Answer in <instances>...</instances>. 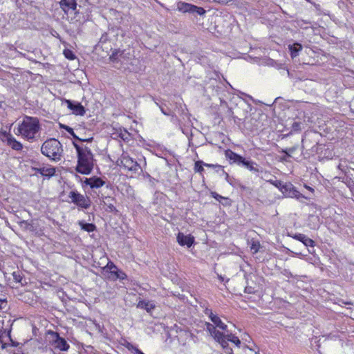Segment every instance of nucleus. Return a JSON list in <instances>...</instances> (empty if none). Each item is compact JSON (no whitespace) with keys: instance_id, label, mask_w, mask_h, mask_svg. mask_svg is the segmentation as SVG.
<instances>
[{"instance_id":"22","label":"nucleus","mask_w":354,"mask_h":354,"mask_svg":"<svg viewBox=\"0 0 354 354\" xmlns=\"http://www.w3.org/2000/svg\"><path fill=\"white\" fill-rule=\"evenodd\" d=\"M12 277L15 282L19 283L21 285L26 283V279L24 278L21 272L17 271L12 273Z\"/></svg>"},{"instance_id":"8","label":"nucleus","mask_w":354,"mask_h":354,"mask_svg":"<svg viewBox=\"0 0 354 354\" xmlns=\"http://www.w3.org/2000/svg\"><path fill=\"white\" fill-rule=\"evenodd\" d=\"M68 197L71 199V201L73 203L82 208L87 209L91 205L90 199L76 191H71L68 194Z\"/></svg>"},{"instance_id":"45","label":"nucleus","mask_w":354,"mask_h":354,"mask_svg":"<svg viewBox=\"0 0 354 354\" xmlns=\"http://www.w3.org/2000/svg\"><path fill=\"white\" fill-rule=\"evenodd\" d=\"M92 140H93V138H90L85 139V140H82V141L91 142Z\"/></svg>"},{"instance_id":"43","label":"nucleus","mask_w":354,"mask_h":354,"mask_svg":"<svg viewBox=\"0 0 354 354\" xmlns=\"http://www.w3.org/2000/svg\"><path fill=\"white\" fill-rule=\"evenodd\" d=\"M225 352L227 353V354H234L233 353V350L232 348H227V350L225 351Z\"/></svg>"},{"instance_id":"49","label":"nucleus","mask_w":354,"mask_h":354,"mask_svg":"<svg viewBox=\"0 0 354 354\" xmlns=\"http://www.w3.org/2000/svg\"><path fill=\"white\" fill-rule=\"evenodd\" d=\"M306 188L308 189L309 190H310L311 192H313V189L310 187H308L306 185Z\"/></svg>"},{"instance_id":"36","label":"nucleus","mask_w":354,"mask_h":354,"mask_svg":"<svg viewBox=\"0 0 354 354\" xmlns=\"http://www.w3.org/2000/svg\"><path fill=\"white\" fill-rule=\"evenodd\" d=\"M301 122H294L292 125V127L293 130H295V131H299V130H301Z\"/></svg>"},{"instance_id":"17","label":"nucleus","mask_w":354,"mask_h":354,"mask_svg":"<svg viewBox=\"0 0 354 354\" xmlns=\"http://www.w3.org/2000/svg\"><path fill=\"white\" fill-rule=\"evenodd\" d=\"M32 333L35 337L31 339L32 343L35 344V346L38 349L43 348L44 343L42 342V339L39 336L40 333H39V330L35 326L32 327Z\"/></svg>"},{"instance_id":"3","label":"nucleus","mask_w":354,"mask_h":354,"mask_svg":"<svg viewBox=\"0 0 354 354\" xmlns=\"http://www.w3.org/2000/svg\"><path fill=\"white\" fill-rule=\"evenodd\" d=\"M269 182L278 187L283 195L287 197L296 198L298 200L309 198L308 196H305L297 191L290 183L283 182L277 178L275 180L270 179Z\"/></svg>"},{"instance_id":"2","label":"nucleus","mask_w":354,"mask_h":354,"mask_svg":"<svg viewBox=\"0 0 354 354\" xmlns=\"http://www.w3.org/2000/svg\"><path fill=\"white\" fill-rule=\"evenodd\" d=\"M46 342H48L52 353L54 350L66 351L70 347L64 338L61 337L57 332H54L50 329L46 330Z\"/></svg>"},{"instance_id":"27","label":"nucleus","mask_w":354,"mask_h":354,"mask_svg":"<svg viewBox=\"0 0 354 354\" xmlns=\"http://www.w3.org/2000/svg\"><path fill=\"white\" fill-rule=\"evenodd\" d=\"M3 287L1 285H0V309L3 308L4 306L3 305H6L7 304V299L6 296L3 293Z\"/></svg>"},{"instance_id":"12","label":"nucleus","mask_w":354,"mask_h":354,"mask_svg":"<svg viewBox=\"0 0 354 354\" xmlns=\"http://www.w3.org/2000/svg\"><path fill=\"white\" fill-rule=\"evenodd\" d=\"M59 4L60 8L66 15H75L78 12L75 0H61Z\"/></svg>"},{"instance_id":"29","label":"nucleus","mask_w":354,"mask_h":354,"mask_svg":"<svg viewBox=\"0 0 354 354\" xmlns=\"http://www.w3.org/2000/svg\"><path fill=\"white\" fill-rule=\"evenodd\" d=\"M260 248L261 244L259 241H253L250 246V250L253 254H256L259 251Z\"/></svg>"},{"instance_id":"1","label":"nucleus","mask_w":354,"mask_h":354,"mask_svg":"<svg viewBox=\"0 0 354 354\" xmlns=\"http://www.w3.org/2000/svg\"><path fill=\"white\" fill-rule=\"evenodd\" d=\"M39 129V121L35 118L25 117L23 121L19 124L16 135H20L27 140H32L38 136Z\"/></svg>"},{"instance_id":"32","label":"nucleus","mask_w":354,"mask_h":354,"mask_svg":"<svg viewBox=\"0 0 354 354\" xmlns=\"http://www.w3.org/2000/svg\"><path fill=\"white\" fill-rule=\"evenodd\" d=\"M55 174V167H46V177H50Z\"/></svg>"},{"instance_id":"39","label":"nucleus","mask_w":354,"mask_h":354,"mask_svg":"<svg viewBox=\"0 0 354 354\" xmlns=\"http://www.w3.org/2000/svg\"><path fill=\"white\" fill-rule=\"evenodd\" d=\"M209 319L213 322L216 317H217V315L213 313V312L211 313V314L208 316Z\"/></svg>"},{"instance_id":"10","label":"nucleus","mask_w":354,"mask_h":354,"mask_svg":"<svg viewBox=\"0 0 354 354\" xmlns=\"http://www.w3.org/2000/svg\"><path fill=\"white\" fill-rule=\"evenodd\" d=\"M104 270H109L113 280H124L127 278V275L122 270H119L112 261H109Z\"/></svg>"},{"instance_id":"14","label":"nucleus","mask_w":354,"mask_h":354,"mask_svg":"<svg viewBox=\"0 0 354 354\" xmlns=\"http://www.w3.org/2000/svg\"><path fill=\"white\" fill-rule=\"evenodd\" d=\"M3 141L6 142L12 149L19 151L22 149V145L16 140V139L10 134L5 133L3 134Z\"/></svg>"},{"instance_id":"16","label":"nucleus","mask_w":354,"mask_h":354,"mask_svg":"<svg viewBox=\"0 0 354 354\" xmlns=\"http://www.w3.org/2000/svg\"><path fill=\"white\" fill-rule=\"evenodd\" d=\"M93 162H82L78 159L76 170L81 174L88 175L93 168Z\"/></svg>"},{"instance_id":"11","label":"nucleus","mask_w":354,"mask_h":354,"mask_svg":"<svg viewBox=\"0 0 354 354\" xmlns=\"http://www.w3.org/2000/svg\"><path fill=\"white\" fill-rule=\"evenodd\" d=\"M121 165L129 171H138L141 170L140 166L126 154H122L120 158Z\"/></svg>"},{"instance_id":"33","label":"nucleus","mask_w":354,"mask_h":354,"mask_svg":"<svg viewBox=\"0 0 354 354\" xmlns=\"http://www.w3.org/2000/svg\"><path fill=\"white\" fill-rule=\"evenodd\" d=\"M228 341L227 340V339H223L221 340V342H218V343L222 346V348L223 349H225V351L227 350V348H230V347L229 346V344H228Z\"/></svg>"},{"instance_id":"24","label":"nucleus","mask_w":354,"mask_h":354,"mask_svg":"<svg viewBox=\"0 0 354 354\" xmlns=\"http://www.w3.org/2000/svg\"><path fill=\"white\" fill-rule=\"evenodd\" d=\"M212 322L216 327L224 331H227V326L222 322L219 317L217 316Z\"/></svg>"},{"instance_id":"38","label":"nucleus","mask_w":354,"mask_h":354,"mask_svg":"<svg viewBox=\"0 0 354 354\" xmlns=\"http://www.w3.org/2000/svg\"><path fill=\"white\" fill-rule=\"evenodd\" d=\"M132 348H133V353L134 354H145L142 351H141L139 348H138L137 347H134L133 346H131Z\"/></svg>"},{"instance_id":"37","label":"nucleus","mask_w":354,"mask_h":354,"mask_svg":"<svg viewBox=\"0 0 354 354\" xmlns=\"http://www.w3.org/2000/svg\"><path fill=\"white\" fill-rule=\"evenodd\" d=\"M214 1L220 4H227V3L232 1V0H214Z\"/></svg>"},{"instance_id":"50","label":"nucleus","mask_w":354,"mask_h":354,"mask_svg":"<svg viewBox=\"0 0 354 354\" xmlns=\"http://www.w3.org/2000/svg\"><path fill=\"white\" fill-rule=\"evenodd\" d=\"M255 354H259L258 352H256Z\"/></svg>"},{"instance_id":"35","label":"nucleus","mask_w":354,"mask_h":354,"mask_svg":"<svg viewBox=\"0 0 354 354\" xmlns=\"http://www.w3.org/2000/svg\"><path fill=\"white\" fill-rule=\"evenodd\" d=\"M63 128L65 129L66 131L68 132L74 138L80 140L74 133V131L72 128L68 126H64Z\"/></svg>"},{"instance_id":"47","label":"nucleus","mask_w":354,"mask_h":354,"mask_svg":"<svg viewBox=\"0 0 354 354\" xmlns=\"http://www.w3.org/2000/svg\"><path fill=\"white\" fill-rule=\"evenodd\" d=\"M39 171H40V174L42 175V176H44V169H39Z\"/></svg>"},{"instance_id":"6","label":"nucleus","mask_w":354,"mask_h":354,"mask_svg":"<svg viewBox=\"0 0 354 354\" xmlns=\"http://www.w3.org/2000/svg\"><path fill=\"white\" fill-rule=\"evenodd\" d=\"M62 152V146L57 140L50 139L46 141V157H48L50 160H60Z\"/></svg>"},{"instance_id":"31","label":"nucleus","mask_w":354,"mask_h":354,"mask_svg":"<svg viewBox=\"0 0 354 354\" xmlns=\"http://www.w3.org/2000/svg\"><path fill=\"white\" fill-rule=\"evenodd\" d=\"M205 325L206 326V330L209 333L210 335H212V334L214 333L215 330H216V327L209 322H205Z\"/></svg>"},{"instance_id":"21","label":"nucleus","mask_w":354,"mask_h":354,"mask_svg":"<svg viewBox=\"0 0 354 354\" xmlns=\"http://www.w3.org/2000/svg\"><path fill=\"white\" fill-rule=\"evenodd\" d=\"M225 332H226L225 339H227V341L234 343L236 346L239 347L241 345V341L239 339V337L235 336L234 335H233L232 333H229L227 330Z\"/></svg>"},{"instance_id":"20","label":"nucleus","mask_w":354,"mask_h":354,"mask_svg":"<svg viewBox=\"0 0 354 354\" xmlns=\"http://www.w3.org/2000/svg\"><path fill=\"white\" fill-rule=\"evenodd\" d=\"M288 48L290 51L291 57L293 59L298 56L299 52L302 50V46L299 43H295L292 45H289Z\"/></svg>"},{"instance_id":"44","label":"nucleus","mask_w":354,"mask_h":354,"mask_svg":"<svg viewBox=\"0 0 354 354\" xmlns=\"http://www.w3.org/2000/svg\"><path fill=\"white\" fill-rule=\"evenodd\" d=\"M44 143L41 147V152L42 154L44 155L45 149H44Z\"/></svg>"},{"instance_id":"5","label":"nucleus","mask_w":354,"mask_h":354,"mask_svg":"<svg viewBox=\"0 0 354 354\" xmlns=\"http://www.w3.org/2000/svg\"><path fill=\"white\" fill-rule=\"evenodd\" d=\"M194 169L201 175H203V172L207 175L222 176L225 174L223 167L218 164H207L203 161L199 160L195 162Z\"/></svg>"},{"instance_id":"28","label":"nucleus","mask_w":354,"mask_h":354,"mask_svg":"<svg viewBox=\"0 0 354 354\" xmlns=\"http://www.w3.org/2000/svg\"><path fill=\"white\" fill-rule=\"evenodd\" d=\"M63 54L64 57L69 60H74L76 58L73 52L70 49H64Z\"/></svg>"},{"instance_id":"34","label":"nucleus","mask_w":354,"mask_h":354,"mask_svg":"<svg viewBox=\"0 0 354 354\" xmlns=\"http://www.w3.org/2000/svg\"><path fill=\"white\" fill-rule=\"evenodd\" d=\"M297 149V147H290L286 149L283 152L288 156H292L294 151Z\"/></svg>"},{"instance_id":"13","label":"nucleus","mask_w":354,"mask_h":354,"mask_svg":"<svg viewBox=\"0 0 354 354\" xmlns=\"http://www.w3.org/2000/svg\"><path fill=\"white\" fill-rule=\"evenodd\" d=\"M64 103L66 104L67 107L72 111L73 114L77 115H84L85 114V109L80 102L64 100Z\"/></svg>"},{"instance_id":"18","label":"nucleus","mask_w":354,"mask_h":354,"mask_svg":"<svg viewBox=\"0 0 354 354\" xmlns=\"http://www.w3.org/2000/svg\"><path fill=\"white\" fill-rule=\"evenodd\" d=\"M293 239L298 240L301 242H302L307 247H314L315 242L311 239L307 237L304 234H295L293 236Z\"/></svg>"},{"instance_id":"25","label":"nucleus","mask_w":354,"mask_h":354,"mask_svg":"<svg viewBox=\"0 0 354 354\" xmlns=\"http://www.w3.org/2000/svg\"><path fill=\"white\" fill-rule=\"evenodd\" d=\"M211 336L216 342H221V339H225L226 332L223 333L216 329L215 330L214 333H213L212 335H211Z\"/></svg>"},{"instance_id":"7","label":"nucleus","mask_w":354,"mask_h":354,"mask_svg":"<svg viewBox=\"0 0 354 354\" xmlns=\"http://www.w3.org/2000/svg\"><path fill=\"white\" fill-rule=\"evenodd\" d=\"M177 10L183 13H189L199 16H203L206 13V10L203 8L184 1H179L177 3Z\"/></svg>"},{"instance_id":"41","label":"nucleus","mask_w":354,"mask_h":354,"mask_svg":"<svg viewBox=\"0 0 354 354\" xmlns=\"http://www.w3.org/2000/svg\"><path fill=\"white\" fill-rule=\"evenodd\" d=\"M140 306L142 307V308H145V309H147V310H149V302H142L140 304Z\"/></svg>"},{"instance_id":"26","label":"nucleus","mask_w":354,"mask_h":354,"mask_svg":"<svg viewBox=\"0 0 354 354\" xmlns=\"http://www.w3.org/2000/svg\"><path fill=\"white\" fill-rule=\"evenodd\" d=\"M211 196L215 198L216 201H219L221 203V200H223L225 201V203H222L223 205H229L230 203H228V201H229V198H226V197H224V196H222L221 195H219L218 194H217L216 192H211Z\"/></svg>"},{"instance_id":"4","label":"nucleus","mask_w":354,"mask_h":354,"mask_svg":"<svg viewBox=\"0 0 354 354\" xmlns=\"http://www.w3.org/2000/svg\"><path fill=\"white\" fill-rule=\"evenodd\" d=\"M225 156L230 163H235L239 166L243 167L250 171H259L257 168L258 165L255 162L244 158L232 150H226L225 151Z\"/></svg>"},{"instance_id":"46","label":"nucleus","mask_w":354,"mask_h":354,"mask_svg":"<svg viewBox=\"0 0 354 354\" xmlns=\"http://www.w3.org/2000/svg\"><path fill=\"white\" fill-rule=\"evenodd\" d=\"M109 209L113 211V209H115V207L113 205H111L109 206Z\"/></svg>"},{"instance_id":"9","label":"nucleus","mask_w":354,"mask_h":354,"mask_svg":"<svg viewBox=\"0 0 354 354\" xmlns=\"http://www.w3.org/2000/svg\"><path fill=\"white\" fill-rule=\"evenodd\" d=\"M75 147L78 153V159L82 162H93V154L91 149L86 145H77Z\"/></svg>"},{"instance_id":"30","label":"nucleus","mask_w":354,"mask_h":354,"mask_svg":"<svg viewBox=\"0 0 354 354\" xmlns=\"http://www.w3.org/2000/svg\"><path fill=\"white\" fill-rule=\"evenodd\" d=\"M120 137L124 141H129L131 139V134L127 130L123 129L120 132Z\"/></svg>"},{"instance_id":"23","label":"nucleus","mask_w":354,"mask_h":354,"mask_svg":"<svg viewBox=\"0 0 354 354\" xmlns=\"http://www.w3.org/2000/svg\"><path fill=\"white\" fill-rule=\"evenodd\" d=\"M80 225L81 226L82 230L88 232H93L95 230V225L93 223H87L80 221Z\"/></svg>"},{"instance_id":"40","label":"nucleus","mask_w":354,"mask_h":354,"mask_svg":"<svg viewBox=\"0 0 354 354\" xmlns=\"http://www.w3.org/2000/svg\"><path fill=\"white\" fill-rule=\"evenodd\" d=\"M203 312L205 315L209 316L211 314V313L212 312V310L208 308H206Z\"/></svg>"},{"instance_id":"42","label":"nucleus","mask_w":354,"mask_h":354,"mask_svg":"<svg viewBox=\"0 0 354 354\" xmlns=\"http://www.w3.org/2000/svg\"><path fill=\"white\" fill-rule=\"evenodd\" d=\"M245 292H246V293H249V294H251V293H253L254 292H253V290H252V288H250H250H249V287H246V288H245Z\"/></svg>"},{"instance_id":"15","label":"nucleus","mask_w":354,"mask_h":354,"mask_svg":"<svg viewBox=\"0 0 354 354\" xmlns=\"http://www.w3.org/2000/svg\"><path fill=\"white\" fill-rule=\"evenodd\" d=\"M177 241L181 246L186 245L190 248L194 242V238L190 234L184 235L183 233L179 232L177 235Z\"/></svg>"},{"instance_id":"48","label":"nucleus","mask_w":354,"mask_h":354,"mask_svg":"<svg viewBox=\"0 0 354 354\" xmlns=\"http://www.w3.org/2000/svg\"><path fill=\"white\" fill-rule=\"evenodd\" d=\"M160 110H161V111H162V113L163 114H165V115H168L167 113H165V112L164 109H163L162 107H160Z\"/></svg>"},{"instance_id":"19","label":"nucleus","mask_w":354,"mask_h":354,"mask_svg":"<svg viewBox=\"0 0 354 354\" xmlns=\"http://www.w3.org/2000/svg\"><path fill=\"white\" fill-rule=\"evenodd\" d=\"M84 183L90 185L91 188H99L102 187L104 182L102 178H85Z\"/></svg>"}]
</instances>
